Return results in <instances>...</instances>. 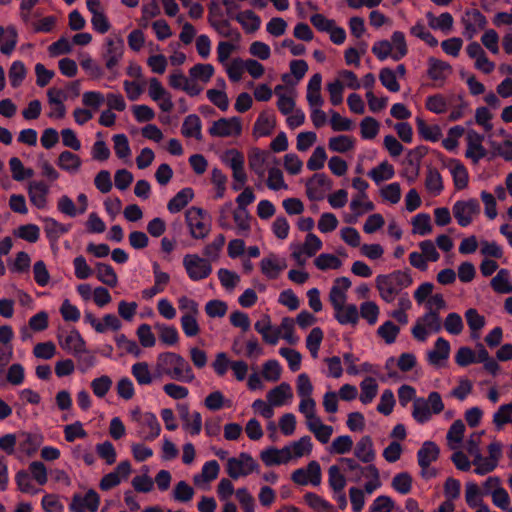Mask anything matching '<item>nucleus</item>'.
I'll list each match as a JSON object with an SVG mask.
<instances>
[{
	"label": "nucleus",
	"instance_id": "nucleus-1",
	"mask_svg": "<svg viewBox=\"0 0 512 512\" xmlns=\"http://www.w3.org/2000/svg\"><path fill=\"white\" fill-rule=\"evenodd\" d=\"M156 371L160 376L183 383H191L196 378L189 362L180 354L170 351L157 356Z\"/></svg>",
	"mask_w": 512,
	"mask_h": 512
},
{
	"label": "nucleus",
	"instance_id": "nucleus-2",
	"mask_svg": "<svg viewBox=\"0 0 512 512\" xmlns=\"http://www.w3.org/2000/svg\"><path fill=\"white\" fill-rule=\"evenodd\" d=\"M413 283L408 270H395L388 274H380L375 278V286L380 298L386 303H392L403 289Z\"/></svg>",
	"mask_w": 512,
	"mask_h": 512
},
{
	"label": "nucleus",
	"instance_id": "nucleus-3",
	"mask_svg": "<svg viewBox=\"0 0 512 512\" xmlns=\"http://www.w3.org/2000/svg\"><path fill=\"white\" fill-rule=\"evenodd\" d=\"M372 53L378 60L384 61L388 58L399 61L408 53V46L405 35L401 31H394L391 40H380L373 44Z\"/></svg>",
	"mask_w": 512,
	"mask_h": 512
},
{
	"label": "nucleus",
	"instance_id": "nucleus-4",
	"mask_svg": "<svg viewBox=\"0 0 512 512\" xmlns=\"http://www.w3.org/2000/svg\"><path fill=\"white\" fill-rule=\"evenodd\" d=\"M131 420L136 425V436L143 441H154L161 433L157 416L149 411L142 412L139 407L130 411Z\"/></svg>",
	"mask_w": 512,
	"mask_h": 512
},
{
	"label": "nucleus",
	"instance_id": "nucleus-5",
	"mask_svg": "<svg viewBox=\"0 0 512 512\" xmlns=\"http://www.w3.org/2000/svg\"><path fill=\"white\" fill-rule=\"evenodd\" d=\"M444 410V403L441 395L436 392H430L427 398H415L413 402V418L420 424L431 420L434 414H440Z\"/></svg>",
	"mask_w": 512,
	"mask_h": 512
},
{
	"label": "nucleus",
	"instance_id": "nucleus-6",
	"mask_svg": "<svg viewBox=\"0 0 512 512\" xmlns=\"http://www.w3.org/2000/svg\"><path fill=\"white\" fill-rule=\"evenodd\" d=\"M259 469L257 461L247 452L230 457L226 462V473L234 480L247 477L255 472L258 473Z\"/></svg>",
	"mask_w": 512,
	"mask_h": 512
},
{
	"label": "nucleus",
	"instance_id": "nucleus-7",
	"mask_svg": "<svg viewBox=\"0 0 512 512\" xmlns=\"http://www.w3.org/2000/svg\"><path fill=\"white\" fill-rule=\"evenodd\" d=\"M190 236L196 240L205 239L211 231L208 214L201 208L190 207L185 214Z\"/></svg>",
	"mask_w": 512,
	"mask_h": 512
},
{
	"label": "nucleus",
	"instance_id": "nucleus-8",
	"mask_svg": "<svg viewBox=\"0 0 512 512\" xmlns=\"http://www.w3.org/2000/svg\"><path fill=\"white\" fill-rule=\"evenodd\" d=\"M442 329L439 313L425 312L420 316L411 329L413 337L419 342H426L429 335L438 333Z\"/></svg>",
	"mask_w": 512,
	"mask_h": 512
},
{
	"label": "nucleus",
	"instance_id": "nucleus-9",
	"mask_svg": "<svg viewBox=\"0 0 512 512\" xmlns=\"http://www.w3.org/2000/svg\"><path fill=\"white\" fill-rule=\"evenodd\" d=\"M243 132V122L238 116L222 117L212 122L208 133L217 138H239Z\"/></svg>",
	"mask_w": 512,
	"mask_h": 512
},
{
	"label": "nucleus",
	"instance_id": "nucleus-10",
	"mask_svg": "<svg viewBox=\"0 0 512 512\" xmlns=\"http://www.w3.org/2000/svg\"><path fill=\"white\" fill-rule=\"evenodd\" d=\"M321 239L314 233H308L302 244H290L291 257L299 266H304L308 258L322 249Z\"/></svg>",
	"mask_w": 512,
	"mask_h": 512
},
{
	"label": "nucleus",
	"instance_id": "nucleus-11",
	"mask_svg": "<svg viewBox=\"0 0 512 512\" xmlns=\"http://www.w3.org/2000/svg\"><path fill=\"white\" fill-rule=\"evenodd\" d=\"M420 252L413 251L409 254V263L412 267L426 271L429 262H436L440 259L435 243L431 240H424L418 244Z\"/></svg>",
	"mask_w": 512,
	"mask_h": 512
},
{
	"label": "nucleus",
	"instance_id": "nucleus-12",
	"mask_svg": "<svg viewBox=\"0 0 512 512\" xmlns=\"http://www.w3.org/2000/svg\"><path fill=\"white\" fill-rule=\"evenodd\" d=\"M183 267L192 281H201L212 273L210 261L198 254H186L183 257Z\"/></svg>",
	"mask_w": 512,
	"mask_h": 512
},
{
	"label": "nucleus",
	"instance_id": "nucleus-13",
	"mask_svg": "<svg viewBox=\"0 0 512 512\" xmlns=\"http://www.w3.org/2000/svg\"><path fill=\"white\" fill-rule=\"evenodd\" d=\"M481 208L477 199L458 200L452 207L453 216L461 227L469 226L480 214Z\"/></svg>",
	"mask_w": 512,
	"mask_h": 512
},
{
	"label": "nucleus",
	"instance_id": "nucleus-14",
	"mask_svg": "<svg viewBox=\"0 0 512 512\" xmlns=\"http://www.w3.org/2000/svg\"><path fill=\"white\" fill-rule=\"evenodd\" d=\"M460 23L463 26V36L473 39L487 24L484 14L478 9H467L461 16Z\"/></svg>",
	"mask_w": 512,
	"mask_h": 512
},
{
	"label": "nucleus",
	"instance_id": "nucleus-15",
	"mask_svg": "<svg viewBox=\"0 0 512 512\" xmlns=\"http://www.w3.org/2000/svg\"><path fill=\"white\" fill-rule=\"evenodd\" d=\"M292 481L301 486H319L322 482V470L320 464L312 460L306 467L298 468L291 474Z\"/></svg>",
	"mask_w": 512,
	"mask_h": 512
},
{
	"label": "nucleus",
	"instance_id": "nucleus-16",
	"mask_svg": "<svg viewBox=\"0 0 512 512\" xmlns=\"http://www.w3.org/2000/svg\"><path fill=\"white\" fill-rule=\"evenodd\" d=\"M297 395L300 398L298 411L301 414L316 410V401L312 397L313 385L306 373L298 375L296 380Z\"/></svg>",
	"mask_w": 512,
	"mask_h": 512
},
{
	"label": "nucleus",
	"instance_id": "nucleus-17",
	"mask_svg": "<svg viewBox=\"0 0 512 512\" xmlns=\"http://www.w3.org/2000/svg\"><path fill=\"white\" fill-rule=\"evenodd\" d=\"M484 139V135L478 133L475 130H469L466 133L465 157L469 159L473 164H478L480 160L485 158L488 154L487 149L483 145Z\"/></svg>",
	"mask_w": 512,
	"mask_h": 512
},
{
	"label": "nucleus",
	"instance_id": "nucleus-18",
	"mask_svg": "<svg viewBox=\"0 0 512 512\" xmlns=\"http://www.w3.org/2000/svg\"><path fill=\"white\" fill-rule=\"evenodd\" d=\"M124 55V41L120 37H107L104 42V51L102 57L105 66L112 71L122 60Z\"/></svg>",
	"mask_w": 512,
	"mask_h": 512
},
{
	"label": "nucleus",
	"instance_id": "nucleus-19",
	"mask_svg": "<svg viewBox=\"0 0 512 512\" xmlns=\"http://www.w3.org/2000/svg\"><path fill=\"white\" fill-rule=\"evenodd\" d=\"M302 415L305 418L308 430L313 433L315 438L322 444L328 443L333 434V427L322 422L321 418L317 415V409Z\"/></svg>",
	"mask_w": 512,
	"mask_h": 512
},
{
	"label": "nucleus",
	"instance_id": "nucleus-20",
	"mask_svg": "<svg viewBox=\"0 0 512 512\" xmlns=\"http://www.w3.org/2000/svg\"><path fill=\"white\" fill-rule=\"evenodd\" d=\"M443 166L448 169L457 191L464 190L469 185V172L466 166L456 158H448L443 161Z\"/></svg>",
	"mask_w": 512,
	"mask_h": 512
},
{
	"label": "nucleus",
	"instance_id": "nucleus-21",
	"mask_svg": "<svg viewBox=\"0 0 512 512\" xmlns=\"http://www.w3.org/2000/svg\"><path fill=\"white\" fill-rule=\"evenodd\" d=\"M331 188L332 180L324 173H316L306 183V195L310 200H321Z\"/></svg>",
	"mask_w": 512,
	"mask_h": 512
},
{
	"label": "nucleus",
	"instance_id": "nucleus-22",
	"mask_svg": "<svg viewBox=\"0 0 512 512\" xmlns=\"http://www.w3.org/2000/svg\"><path fill=\"white\" fill-rule=\"evenodd\" d=\"M99 504V494L94 490H89L84 494H74L69 508L72 512H96Z\"/></svg>",
	"mask_w": 512,
	"mask_h": 512
},
{
	"label": "nucleus",
	"instance_id": "nucleus-23",
	"mask_svg": "<svg viewBox=\"0 0 512 512\" xmlns=\"http://www.w3.org/2000/svg\"><path fill=\"white\" fill-rule=\"evenodd\" d=\"M49 192V186L42 180H33L27 185L29 201L39 210L48 208Z\"/></svg>",
	"mask_w": 512,
	"mask_h": 512
},
{
	"label": "nucleus",
	"instance_id": "nucleus-24",
	"mask_svg": "<svg viewBox=\"0 0 512 512\" xmlns=\"http://www.w3.org/2000/svg\"><path fill=\"white\" fill-rule=\"evenodd\" d=\"M43 443V436L38 433L21 432L18 434L17 457H32Z\"/></svg>",
	"mask_w": 512,
	"mask_h": 512
},
{
	"label": "nucleus",
	"instance_id": "nucleus-25",
	"mask_svg": "<svg viewBox=\"0 0 512 512\" xmlns=\"http://www.w3.org/2000/svg\"><path fill=\"white\" fill-rule=\"evenodd\" d=\"M152 272L154 285L141 291L142 298L145 300H151L157 294L164 292L171 280L170 275L164 272L156 261L152 263Z\"/></svg>",
	"mask_w": 512,
	"mask_h": 512
},
{
	"label": "nucleus",
	"instance_id": "nucleus-26",
	"mask_svg": "<svg viewBox=\"0 0 512 512\" xmlns=\"http://www.w3.org/2000/svg\"><path fill=\"white\" fill-rule=\"evenodd\" d=\"M248 163L250 169L259 177L263 178L266 167L270 164H277V159L269 152L259 148H252L248 153Z\"/></svg>",
	"mask_w": 512,
	"mask_h": 512
},
{
	"label": "nucleus",
	"instance_id": "nucleus-27",
	"mask_svg": "<svg viewBox=\"0 0 512 512\" xmlns=\"http://www.w3.org/2000/svg\"><path fill=\"white\" fill-rule=\"evenodd\" d=\"M58 341L63 350L74 356H79L86 352V343L76 329H72L65 334L59 335Z\"/></svg>",
	"mask_w": 512,
	"mask_h": 512
},
{
	"label": "nucleus",
	"instance_id": "nucleus-28",
	"mask_svg": "<svg viewBox=\"0 0 512 512\" xmlns=\"http://www.w3.org/2000/svg\"><path fill=\"white\" fill-rule=\"evenodd\" d=\"M132 471L129 461H121L116 468L102 477L100 481V488L104 491L110 490L119 485L123 480H126Z\"/></svg>",
	"mask_w": 512,
	"mask_h": 512
},
{
	"label": "nucleus",
	"instance_id": "nucleus-29",
	"mask_svg": "<svg viewBox=\"0 0 512 512\" xmlns=\"http://www.w3.org/2000/svg\"><path fill=\"white\" fill-rule=\"evenodd\" d=\"M148 94L153 101L158 103L162 111L170 112L173 109L174 104L169 92L162 86L157 78H151L149 80Z\"/></svg>",
	"mask_w": 512,
	"mask_h": 512
},
{
	"label": "nucleus",
	"instance_id": "nucleus-30",
	"mask_svg": "<svg viewBox=\"0 0 512 512\" xmlns=\"http://www.w3.org/2000/svg\"><path fill=\"white\" fill-rule=\"evenodd\" d=\"M286 266V260L274 253H270L260 261V270L262 274L270 280L277 279Z\"/></svg>",
	"mask_w": 512,
	"mask_h": 512
},
{
	"label": "nucleus",
	"instance_id": "nucleus-31",
	"mask_svg": "<svg viewBox=\"0 0 512 512\" xmlns=\"http://www.w3.org/2000/svg\"><path fill=\"white\" fill-rule=\"evenodd\" d=\"M427 75L428 77L442 86L447 78L452 74V66L440 59L430 57L428 59Z\"/></svg>",
	"mask_w": 512,
	"mask_h": 512
},
{
	"label": "nucleus",
	"instance_id": "nucleus-32",
	"mask_svg": "<svg viewBox=\"0 0 512 512\" xmlns=\"http://www.w3.org/2000/svg\"><path fill=\"white\" fill-rule=\"evenodd\" d=\"M274 94L277 97V108L283 115H289L290 112L296 109V92L294 89L279 84L275 86Z\"/></svg>",
	"mask_w": 512,
	"mask_h": 512
},
{
	"label": "nucleus",
	"instance_id": "nucleus-33",
	"mask_svg": "<svg viewBox=\"0 0 512 512\" xmlns=\"http://www.w3.org/2000/svg\"><path fill=\"white\" fill-rule=\"evenodd\" d=\"M292 387L287 382H282L278 386L268 391L266 398L274 407H282L288 405L293 400Z\"/></svg>",
	"mask_w": 512,
	"mask_h": 512
},
{
	"label": "nucleus",
	"instance_id": "nucleus-34",
	"mask_svg": "<svg viewBox=\"0 0 512 512\" xmlns=\"http://www.w3.org/2000/svg\"><path fill=\"white\" fill-rule=\"evenodd\" d=\"M449 354V342L446 339L439 337L436 340L434 347L427 352V361L430 365L439 368L445 364L449 358Z\"/></svg>",
	"mask_w": 512,
	"mask_h": 512
},
{
	"label": "nucleus",
	"instance_id": "nucleus-35",
	"mask_svg": "<svg viewBox=\"0 0 512 512\" xmlns=\"http://www.w3.org/2000/svg\"><path fill=\"white\" fill-rule=\"evenodd\" d=\"M351 287L348 277H338L334 280L329 292V301L333 308L346 304L347 292Z\"/></svg>",
	"mask_w": 512,
	"mask_h": 512
},
{
	"label": "nucleus",
	"instance_id": "nucleus-36",
	"mask_svg": "<svg viewBox=\"0 0 512 512\" xmlns=\"http://www.w3.org/2000/svg\"><path fill=\"white\" fill-rule=\"evenodd\" d=\"M285 449L288 451L290 462L297 461L298 459L307 457L311 454L313 443L310 436L305 435L298 440L285 445Z\"/></svg>",
	"mask_w": 512,
	"mask_h": 512
},
{
	"label": "nucleus",
	"instance_id": "nucleus-37",
	"mask_svg": "<svg viewBox=\"0 0 512 512\" xmlns=\"http://www.w3.org/2000/svg\"><path fill=\"white\" fill-rule=\"evenodd\" d=\"M255 330L262 336L263 340L271 345L278 343L280 339V330L272 326L270 316L263 315L255 325Z\"/></svg>",
	"mask_w": 512,
	"mask_h": 512
},
{
	"label": "nucleus",
	"instance_id": "nucleus-38",
	"mask_svg": "<svg viewBox=\"0 0 512 512\" xmlns=\"http://www.w3.org/2000/svg\"><path fill=\"white\" fill-rule=\"evenodd\" d=\"M322 76L319 73L314 74L308 81L306 90V100L310 107H322L324 99L321 95Z\"/></svg>",
	"mask_w": 512,
	"mask_h": 512
},
{
	"label": "nucleus",
	"instance_id": "nucleus-39",
	"mask_svg": "<svg viewBox=\"0 0 512 512\" xmlns=\"http://www.w3.org/2000/svg\"><path fill=\"white\" fill-rule=\"evenodd\" d=\"M288 451L285 446L282 448L269 447L260 452V459L268 466H278L288 464L290 462Z\"/></svg>",
	"mask_w": 512,
	"mask_h": 512
},
{
	"label": "nucleus",
	"instance_id": "nucleus-40",
	"mask_svg": "<svg viewBox=\"0 0 512 512\" xmlns=\"http://www.w3.org/2000/svg\"><path fill=\"white\" fill-rule=\"evenodd\" d=\"M424 186L432 197L439 196L444 190V182L437 168L429 166L426 170Z\"/></svg>",
	"mask_w": 512,
	"mask_h": 512
},
{
	"label": "nucleus",
	"instance_id": "nucleus-41",
	"mask_svg": "<svg viewBox=\"0 0 512 512\" xmlns=\"http://www.w3.org/2000/svg\"><path fill=\"white\" fill-rule=\"evenodd\" d=\"M275 128V117L273 114L266 111L261 112L257 117L253 126V136L261 138L268 136Z\"/></svg>",
	"mask_w": 512,
	"mask_h": 512
},
{
	"label": "nucleus",
	"instance_id": "nucleus-42",
	"mask_svg": "<svg viewBox=\"0 0 512 512\" xmlns=\"http://www.w3.org/2000/svg\"><path fill=\"white\" fill-rule=\"evenodd\" d=\"M334 309V317L341 325H356L359 320L358 308L354 304H343Z\"/></svg>",
	"mask_w": 512,
	"mask_h": 512
},
{
	"label": "nucleus",
	"instance_id": "nucleus-43",
	"mask_svg": "<svg viewBox=\"0 0 512 512\" xmlns=\"http://www.w3.org/2000/svg\"><path fill=\"white\" fill-rule=\"evenodd\" d=\"M354 455L359 461L367 464H371L375 460L376 453L370 436H363L356 443Z\"/></svg>",
	"mask_w": 512,
	"mask_h": 512
},
{
	"label": "nucleus",
	"instance_id": "nucleus-44",
	"mask_svg": "<svg viewBox=\"0 0 512 512\" xmlns=\"http://www.w3.org/2000/svg\"><path fill=\"white\" fill-rule=\"evenodd\" d=\"M42 222L46 237L54 242L71 229V225L60 223L52 217H44Z\"/></svg>",
	"mask_w": 512,
	"mask_h": 512
},
{
	"label": "nucleus",
	"instance_id": "nucleus-45",
	"mask_svg": "<svg viewBox=\"0 0 512 512\" xmlns=\"http://www.w3.org/2000/svg\"><path fill=\"white\" fill-rule=\"evenodd\" d=\"M455 96H445L443 94H434L426 98L425 107L432 113L443 114L454 102Z\"/></svg>",
	"mask_w": 512,
	"mask_h": 512
},
{
	"label": "nucleus",
	"instance_id": "nucleus-46",
	"mask_svg": "<svg viewBox=\"0 0 512 512\" xmlns=\"http://www.w3.org/2000/svg\"><path fill=\"white\" fill-rule=\"evenodd\" d=\"M426 18L431 29L442 31L445 34L451 32L454 25L453 16L449 12H443L439 16L428 12Z\"/></svg>",
	"mask_w": 512,
	"mask_h": 512
},
{
	"label": "nucleus",
	"instance_id": "nucleus-47",
	"mask_svg": "<svg viewBox=\"0 0 512 512\" xmlns=\"http://www.w3.org/2000/svg\"><path fill=\"white\" fill-rule=\"evenodd\" d=\"M57 165L61 170L65 172L76 174L81 168L82 161L77 154L65 150L59 154Z\"/></svg>",
	"mask_w": 512,
	"mask_h": 512
},
{
	"label": "nucleus",
	"instance_id": "nucleus-48",
	"mask_svg": "<svg viewBox=\"0 0 512 512\" xmlns=\"http://www.w3.org/2000/svg\"><path fill=\"white\" fill-rule=\"evenodd\" d=\"M356 139L353 136L341 134L329 138L328 148L336 153H348L355 149Z\"/></svg>",
	"mask_w": 512,
	"mask_h": 512
},
{
	"label": "nucleus",
	"instance_id": "nucleus-49",
	"mask_svg": "<svg viewBox=\"0 0 512 512\" xmlns=\"http://www.w3.org/2000/svg\"><path fill=\"white\" fill-rule=\"evenodd\" d=\"M232 217L237 235L248 236L251 232L252 216L248 210L233 209Z\"/></svg>",
	"mask_w": 512,
	"mask_h": 512
},
{
	"label": "nucleus",
	"instance_id": "nucleus-50",
	"mask_svg": "<svg viewBox=\"0 0 512 512\" xmlns=\"http://www.w3.org/2000/svg\"><path fill=\"white\" fill-rule=\"evenodd\" d=\"M440 454L438 445L433 441H425L417 452V461L419 466H427L435 462Z\"/></svg>",
	"mask_w": 512,
	"mask_h": 512
},
{
	"label": "nucleus",
	"instance_id": "nucleus-51",
	"mask_svg": "<svg viewBox=\"0 0 512 512\" xmlns=\"http://www.w3.org/2000/svg\"><path fill=\"white\" fill-rule=\"evenodd\" d=\"M465 430L466 428L462 420L454 421L449 427L446 434V441L451 450H457L461 447Z\"/></svg>",
	"mask_w": 512,
	"mask_h": 512
},
{
	"label": "nucleus",
	"instance_id": "nucleus-52",
	"mask_svg": "<svg viewBox=\"0 0 512 512\" xmlns=\"http://www.w3.org/2000/svg\"><path fill=\"white\" fill-rule=\"evenodd\" d=\"M181 133L184 137H194L197 140L202 139V123L201 119L196 114L188 115L182 124Z\"/></svg>",
	"mask_w": 512,
	"mask_h": 512
},
{
	"label": "nucleus",
	"instance_id": "nucleus-53",
	"mask_svg": "<svg viewBox=\"0 0 512 512\" xmlns=\"http://www.w3.org/2000/svg\"><path fill=\"white\" fill-rule=\"evenodd\" d=\"M96 277L104 285L114 288L118 285V276L110 264L98 262L95 265Z\"/></svg>",
	"mask_w": 512,
	"mask_h": 512
},
{
	"label": "nucleus",
	"instance_id": "nucleus-54",
	"mask_svg": "<svg viewBox=\"0 0 512 512\" xmlns=\"http://www.w3.org/2000/svg\"><path fill=\"white\" fill-rule=\"evenodd\" d=\"M492 424L496 431H502L507 424H512V401L501 404L492 416Z\"/></svg>",
	"mask_w": 512,
	"mask_h": 512
},
{
	"label": "nucleus",
	"instance_id": "nucleus-55",
	"mask_svg": "<svg viewBox=\"0 0 512 512\" xmlns=\"http://www.w3.org/2000/svg\"><path fill=\"white\" fill-rule=\"evenodd\" d=\"M235 20L242 26L246 33H254L261 26V18L251 10L239 12Z\"/></svg>",
	"mask_w": 512,
	"mask_h": 512
},
{
	"label": "nucleus",
	"instance_id": "nucleus-56",
	"mask_svg": "<svg viewBox=\"0 0 512 512\" xmlns=\"http://www.w3.org/2000/svg\"><path fill=\"white\" fill-rule=\"evenodd\" d=\"M362 478L366 480L364 484V491L369 495L374 493L382 486L380 472L378 468L373 464L365 466V471L362 474Z\"/></svg>",
	"mask_w": 512,
	"mask_h": 512
},
{
	"label": "nucleus",
	"instance_id": "nucleus-57",
	"mask_svg": "<svg viewBox=\"0 0 512 512\" xmlns=\"http://www.w3.org/2000/svg\"><path fill=\"white\" fill-rule=\"evenodd\" d=\"M220 471V466L216 460H210L204 463L200 474H196L193 477V481L196 485L202 483H209L215 480Z\"/></svg>",
	"mask_w": 512,
	"mask_h": 512
},
{
	"label": "nucleus",
	"instance_id": "nucleus-58",
	"mask_svg": "<svg viewBox=\"0 0 512 512\" xmlns=\"http://www.w3.org/2000/svg\"><path fill=\"white\" fill-rule=\"evenodd\" d=\"M464 316L471 331V337L478 339L480 337V331L484 328L486 323L484 316L474 308L467 309Z\"/></svg>",
	"mask_w": 512,
	"mask_h": 512
},
{
	"label": "nucleus",
	"instance_id": "nucleus-59",
	"mask_svg": "<svg viewBox=\"0 0 512 512\" xmlns=\"http://www.w3.org/2000/svg\"><path fill=\"white\" fill-rule=\"evenodd\" d=\"M493 290L499 294L512 293V280L507 269H500L490 282Z\"/></svg>",
	"mask_w": 512,
	"mask_h": 512
},
{
	"label": "nucleus",
	"instance_id": "nucleus-60",
	"mask_svg": "<svg viewBox=\"0 0 512 512\" xmlns=\"http://www.w3.org/2000/svg\"><path fill=\"white\" fill-rule=\"evenodd\" d=\"M131 374L140 386H148L153 383L154 375L147 362H137L131 367Z\"/></svg>",
	"mask_w": 512,
	"mask_h": 512
},
{
	"label": "nucleus",
	"instance_id": "nucleus-61",
	"mask_svg": "<svg viewBox=\"0 0 512 512\" xmlns=\"http://www.w3.org/2000/svg\"><path fill=\"white\" fill-rule=\"evenodd\" d=\"M194 193L191 188L180 190L169 202L167 208L171 213H178L193 199Z\"/></svg>",
	"mask_w": 512,
	"mask_h": 512
},
{
	"label": "nucleus",
	"instance_id": "nucleus-62",
	"mask_svg": "<svg viewBox=\"0 0 512 512\" xmlns=\"http://www.w3.org/2000/svg\"><path fill=\"white\" fill-rule=\"evenodd\" d=\"M375 208L373 202L369 199L367 194H356L350 202V209L355 218L373 211Z\"/></svg>",
	"mask_w": 512,
	"mask_h": 512
},
{
	"label": "nucleus",
	"instance_id": "nucleus-63",
	"mask_svg": "<svg viewBox=\"0 0 512 512\" xmlns=\"http://www.w3.org/2000/svg\"><path fill=\"white\" fill-rule=\"evenodd\" d=\"M394 174L395 171L393 165H391L387 161L381 162L378 166L374 167L368 172V176L376 184L392 179L394 177Z\"/></svg>",
	"mask_w": 512,
	"mask_h": 512
},
{
	"label": "nucleus",
	"instance_id": "nucleus-64",
	"mask_svg": "<svg viewBox=\"0 0 512 512\" xmlns=\"http://www.w3.org/2000/svg\"><path fill=\"white\" fill-rule=\"evenodd\" d=\"M400 333V327L393 321L387 320L382 323L377 329V335L387 344L395 343Z\"/></svg>",
	"mask_w": 512,
	"mask_h": 512
}]
</instances>
